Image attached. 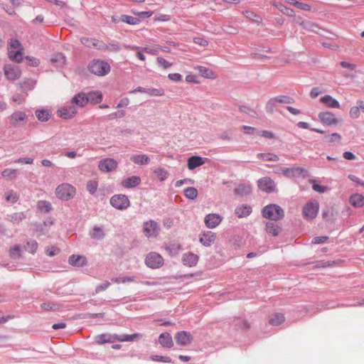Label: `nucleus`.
Masks as SVG:
<instances>
[{
    "label": "nucleus",
    "mask_w": 364,
    "mask_h": 364,
    "mask_svg": "<svg viewBox=\"0 0 364 364\" xmlns=\"http://www.w3.org/2000/svg\"><path fill=\"white\" fill-rule=\"evenodd\" d=\"M262 215L272 221L279 220L284 218V210L276 204H269L262 209Z\"/></svg>",
    "instance_id": "nucleus-1"
},
{
    "label": "nucleus",
    "mask_w": 364,
    "mask_h": 364,
    "mask_svg": "<svg viewBox=\"0 0 364 364\" xmlns=\"http://www.w3.org/2000/svg\"><path fill=\"white\" fill-rule=\"evenodd\" d=\"M89 70L90 73L98 75L103 76L110 71L109 65L102 60H94L89 65Z\"/></svg>",
    "instance_id": "nucleus-2"
},
{
    "label": "nucleus",
    "mask_w": 364,
    "mask_h": 364,
    "mask_svg": "<svg viewBox=\"0 0 364 364\" xmlns=\"http://www.w3.org/2000/svg\"><path fill=\"white\" fill-rule=\"evenodd\" d=\"M55 194L58 198L68 200L75 196V189L68 183H63L56 188Z\"/></svg>",
    "instance_id": "nucleus-3"
},
{
    "label": "nucleus",
    "mask_w": 364,
    "mask_h": 364,
    "mask_svg": "<svg viewBox=\"0 0 364 364\" xmlns=\"http://www.w3.org/2000/svg\"><path fill=\"white\" fill-rule=\"evenodd\" d=\"M110 204L116 209L124 210L130 205V202L127 196L117 194L110 198Z\"/></svg>",
    "instance_id": "nucleus-4"
},
{
    "label": "nucleus",
    "mask_w": 364,
    "mask_h": 364,
    "mask_svg": "<svg viewBox=\"0 0 364 364\" xmlns=\"http://www.w3.org/2000/svg\"><path fill=\"white\" fill-rule=\"evenodd\" d=\"M319 208L318 203L316 201H310L307 203L303 208L304 217L307 220L315 218L318 214Z\"/></svg>",
    "instance_id": "nucleus-5"
},
{
    "label": "nucleus",
    "mask_w": 364,
    "mask_h": 364,
    "mask_svg": "<svg viewBox=\"0 0 364 364\" xmlns=\"http://www.w3.org/2000/svg\"><path fill=\"white\" fill-rule=\"evenodd\" d=\"M145 263L149 267L156 269L163 265L164 259L156 252H150L146 255Z\"/></svg>",
    "instance_id": "nucleus-6"
},
{
    "label": "nucleus",
    "mask_w": 364,
    "mask_h": 364,
    "mask_svg": "<svg viewBox=\"0 0 364 364\" xmlns=\"http://www.w3.org/2000/svg\"><path fill=\"white\" fill-rule=\"evenodd\" d=\"M5 77L9 80H15L21 77V71L16 65L6 64L4 67Z\"/></svg>",
    "instance_id": "nucleus-7"
},
{
    "label": "nucleus",
    "mask_w": 364,
    "mask_h": 364,
    "mask_svg": "<svg viewBox=\"0 0 364 364\" xmlns=\"http://www.w3.org/2000/svg\"><path fill=\"white\" fill-rule=\"evenodd\" d=\"M143 229L145 235L149 237H156L160 230L158 223L154 220H149L144 223Z\"/></svg>",
    "instance_id": "nucleus-8"
},
{
    "label": "nucleus",
    "mask_w": 364,
    "mask_h": 364,
    "mask_svg": "<svg viewBox=\"0 0 364 364\" xmlns=\"http://www.w3.org/2000/svg\"><path fill=\"white\" fill-rule=\"evenodd\" d=\"M318 117L321 123L328 126L336 125L338 123L335 114L331 112H321Z\"/></svg>",
    "instance_id": "nucleus-9"
},
{
    "label": "nucleus",
    "mask_w": 364,
    "mask_h": 364,
    "mask_svg": "<svg viewBox=\"0 0 364 364\" xmlns=\"http://www.w3.org/2000/svg\"><path fill=\"white\" fill-rule=\"evenodd\" d=\"M98 167L100 171L103 172H111L117 167V162L111 158H106L100 161Z\"/></svg>",
    "instance_id": "nucleus-10"
},
{
    "label": "nucleus",
    "mask_w": 364,
    "mask_h": 364,
    "mask_svg": "<svg viewBox=\"0 0 364 364\" xmlns=\"http://www.w3.org/2000/svg\"><path fill=\"white\" fill-rule=\"evenodd\" d=\"M80 42L88 48L94 47L99 50H105L107 48V46L104 42L97 39L89 38L87 37L81 38Z\"/></svg>",
    "instance_id": "nucleus-11"
},
{
    "label": "nucleus",
    "mask_w": 364,
    "mask_h": 364,
    "mask_svg": "<svg viewBox=\"0 0 364 364\" xmlns=\"http://www.w3.org/2000/svg\"><path fill=\"white\" fill-rule=\"evenodd\" d=\"M257 183L259 189L267 193H272L275 189V183L274 181L269 177L260 178Z\"/></svg>",
    "instance_id": "nucleus-12"
},
{
    "label": "nucleus",
    "mask_w": 364,
    "mask_h": 364,
    "mask_svg": "<svg viewBox=\"0 0 364 364\" xmlns=\"http://www.w3.org/2000/svg\"><path fill=\"white\" fill-rule=\"evenodd\" d=\"M117 339H119V336L117 334L102 333L95 336V342L98 345H102L107 343H113L117 341Z\"/></svg>",
    "instance_id": "nucleus-13"
},
{
    "label": "nucleus",
    "mask_w": 364,
    "mask_h": 364,
    "mask_svg": "<svg viewBox=\"0 0 364 364\" xmlns=\"http://www.w3.org/2000/svg\"><path fill=\"white\" fill-rule=\"evenodd\" d=\"M175 339L178 345L185 346L192 342L193 336L189 332L183 331L176 334Z\"/></svg>",
    "instance_id": "nucleus-14"
},
{
    "label": "nucleus",
    "mask_w": 364,
    "mask_h": 364,
    "mask_svg": "<svg viewBox=\"0 0 364 364\" xmlns=\"http://www.w3.org/2000/svg\"><path fill=\"white\" fill-rule=\"evenodd\" d=\"M222 221V217L218 214L210 213L205 217L204 222L208 228H214Z\"/></svg>",
    "instance_id": "nucleus-15"
},
{
    "label": "nucleus",
    "mask_w": 364,
    "mask_h": 364,
    "mask_svg": "<svg viewBox=\"0 0 364 364\" xmlns=\"http://www.w3.org/2000/svg\"><path fill=\"white\" fill-rule=\"evenodd\" d=\"M198 256L193 252H187L183 255L182 262L188 267H194L198 261Z\"/></svg>",
    "instance_id": "nucleus-16"
},
{
    "label": "nucleus",
    "mask_w": 364,
    "mask_h": 364,
    "mask_svg": "<svg viewBox=\"0 0 364 364\" xmlns=\"http://www.w3.org/2000/svg\"><path fill=\"white\" fill-rule=\"evenodd\" d=\"M215 234L211 231L204 232L200 236V242L205 247H210L215 240Z\"/></svg>",
    "instance_id": "nucleus-17"
},
{
    "label": "nucleus",
    "mask_w": 364,
    "mask_h": 364,
    "mask_svg": "<svg viewBox=\"0 0 364 364\" xmlns=\"http://www.w3.org/2000/svg\"><path fill=\"white\" fill-rule=\"evenodd\" d=\"M283 174L287 177L290 176H299L306 173V170L300 167H292V168H282Z\"/></svg>",
    "instance_id": "nucleus-18"
},
{
    "label": "nucleus",
    "mask_w": 364,
    "mask_h": 364,
    "mask_svg": "<svg viewBox=\"0 0 364 364\" xmlns=\"http://www.w3.org/2000/svg\"><path fill=\"white\" fill-rule=\"evenodd\" d=\"M206 160L207 159H203L198 156H192L188 159V168L190 170H193L196 168L204 164Z\"/></svg>",
    "instance_id": "nucleus-19"
},
{
    "label": "nucleus",
    "mask_w": 364,
    "mask_h": 364,
    "mask_svg": "<svg viewBox=\"0 0 364 364\" xmlns=\"http://www.w3.org/2000/svg\"><path fill=\"white\" fill-rule=\"evenodd\" d=\"M59 116L63 119L73 117L77 113V109L74 105H69L58 110Z\"/></svg>",
    "instance_id": "nucleus-20"
},
{
    "label": "nucleus",
    "mask_w": 364,
    "mask_h": 364,
    "mask_svg": "<svg viewBox=\"0 0 364 364\" xmlns=\"http://www.w3.org/2000/svg\"><path fill=\"white\" fill-rule=\"evenodd\" d=\"M159 343L164 348H170L173 346L172 336L169 333L164 332L160 334Z\"/></svg>",
    "instance_id": "nucleus-21"
},
{
    "label": "nucleus",
    "mask_w": 364,
    "mask_h": 364,
    "mask_svg": "<svg viewBox=\"0 0 364 364\" xmlns=\"http://www.w3.org/2000/svg\"><path fill=\"white\" fill-rule=\"evenodd\" d=\"M141 183V178L139 176H134L124 179L122 181V185L126 188H135Z\"/></svg>",
    "instance_id": "nucleus-22"
},
{
    "label": "nucleus",
    "mask_w": 364,
    "mask_h": 364,
    "mask_svg": "<svg viewBox=\"0 0 364 364\" xmlns=\"http://www.w3.org/2000/svg\"><path fill=\"white\" fill-rule=\"evenodd\" d=\"M86 100L92 104H98L102 100V94L100 91H92L86 94Z\"/></svg>",
    "instance_id": "nucleus-23"
},
{
    "label": "nucleus",
    "mask_w": 364,
    "mask_h": 364,
    "mask_svg": "<svg viewBox=\"0 0 364 364\" xmlns=\"http://www.w3.org/2000/svg\"><path fill=\"white\" fill-rule=\"evenodd\" d=\"M68 262L73 266L83 267L87 264V260L83 256L73 255L70 256Z\"/></svg>",
    "instance_id": "nucleus-24"
},
{
    "label": "nucleus",
    "mask_w": 364,
    "mask_h": 364,
    "mask_svg": "<svg viewBox=\"0 0 364 364\" xmlns=\"http://www.w3.org/2000/svg\"><path fill=\"white\" fill-rule=\"evenodd\" d=\"M281 227H279L274 222L270 221L267 223L266 224L267 232L273 236L279 235V232H281Z\"/></svg>",
    "instance_id": "nucleus-25"
},
{
    "label": "nucleus",
    "mask_w": 364,
    "mask_h": 364,
    "mask_svg": "<svg viewBox=\"0 0 364 364\" xmlns=\"http://www.w3.org/2000/svg\"><path fill=\"white\" fill-rule=\"evenodd\" d=\"M86 94L85 92H79L77 95H75L71 100L73 104L78 105L79 107H84L87 103L86 100Z\"/></svg>",
    "instance_id": "nucleus-26"
},
{
    "label": "nucleus",
    "mask_w": 364,
    "mask_h": 364,
    "mask_svg": "<svg viewBox=\"0 0 364 364\" xmlns=\"http://www.w3.org/2000/svg\"><path fill=\"white\" fill-rule=\"evenodd\" d=\"M130 160L133 163L139 165L148 164L150 161L149 157L145 154L132 155Z\"/></svg>",
    "instance_id": "nucleus-27"
},
{
    "label": "nucleus",
    "mask_w": 364,
    "mask_h": 364,
    "mask_svg": "<svg viewBox=\"0 0 364 364\" xmlns=\"http://www.w3.org/2000/svg\"><path fill=\"white\" fill-rule=\"evenodd\" d=\"M321 102L326 104L328 107L331 108H338L340 104L338 100L334 99L331 95H325L321 98Z\"/></svg>",
    "instance_id": "nucleus-28"
},
{
    "label": "nucleus",
    "mask_w": 364,
    "mask_h": 364,
    "mask_svg": "<svg viewBox=\"0 0 364 364\" xmlns=\"http://www.w3.org/2000/svg\"><path fill=\"white\" fill-rule=\"evenodd\" d=\"M350 203L355 208H360L364 205V197L358 193L354 194L350 196Z\"/></svg>",
    "instance_id": "nucleus-29"
},
{
    "label": "nucleus",
    "mask_w": 364,
    "mask_h": 364,
    "mask_svg": "<svg viewBox=\"0 0 364 364\" xmlns=\"http://www.w3.org/2000/svg\"><path fill=\"white\" fill-rule=\"evenodd\" d=\"M90 236L94 240H100L105 237V234L102 228L95 226L92 230L90 232Z\"/></svg>",
    "instance_id": "nucleus-30"
},
{
    "label": "nucleus",
    "mask_w": 364,
    "mask_h": 364,
    "mask_svg": "<svg viewBox=\"0 0 364 364\" xmlns=\"http://www.w3.org/2000/svg\"><path fill=\"white\" fill-rule=\"evenodd\" d=\"M252 212V208L249 205H242L240 207H237L235 209V215H237L239 218H243L249 215Z\"/></svg>",
    "instance_id": "nucleus-31"
},
{
    "label": "nucleus",
    "mask_w": 364,
    "mask_h": 364,
    "mask_svg": "<svg viewBox=\"0 0 364 364\" xmlns=\"http://www.w3.org/2000/svg\"><path fill=\"white\" fill-rule=\"evenodd\" d=\"M166 250L170 255H176L181 251V247L180 244L176 242H171L166 245Z\"/></svg>",
    "instance_id": "nucleus-32"
},
{
    "label": "nucleus",
    "mask_w": 364,
    "mask_h": 364,
    "mask_svg": "<svg viewBox=\"0 0 364 364\" xmlns=\"http://www.w3.org/2000/svg\"><path fill=\"white\" fill-rule=\"evenodd\" d=\"M9 220L15 224H18L20 222H21L23 219L26 218V215L24 213H15L10 215H8Z\"/></svg>",
    "instance_id": "nucleus-33"
},
{
    "label": "nucleus",
    "mask_w": 364,
    "mask_h": 364,
    "mask_svg": "<svg viewBox=\"0 0 364 364\" xmlns=\"http://www.w3.org/2000/svg\"><path fill=\"white\" fill-rule=\"evenodd\" d=\"M35 113L36 117L41 122H47L50 117L49 112L44 109H38Z\"/></svg>",
    "instance_id": "nucleus-34"
},
{
    "label": "nucleus",
    "mask_w": 364,
    "mask_h": 364,
    "mask_svg": "<svg viewBox=\"0 0 364 364\" xmlns=\"http://www.w3.org/2000/svg\"><path fill=\"white\" fill-rule=\"evenodd\" d=\"M140 19L128 15H121V22L129 25H137L140 23Z\"/></svg>",
    "instance_id": "nucleus-35"
},
{
    "label": "nucleus",
    "mask_w": 364,
    "mask_h": 364,
    "mask_svg": "<svg viewBox=\"0 0 364 364\" xmlns=\"http://www.w3.org/2000/svg\"><path fill=\"white\" fill-rule=\"evenodd\" d=\"M257 158L269 161H277L279 160L278 156L272 153H259L257 154Z\"/></svg>",
    "instance_id": "nucleus-36"
},
{
    "label": "nucleus",
    "mask_w": 364,
    "mask_h": 364,
    "mask_svg": "<svg viewBox=\"0 0 364 364\" xmlns=\"http://www.w3.org/2000/svg\"><path fill=\"white\" fill-rule=\"evenodd\" d=\"M284 321V316L282 314H274L269 319V323L273 326H278Z\"/></svg>",
    "instance_id": "nucleus-37"
},
{
    "label": "nucleus",
    "mask_w": 364,
    "mask_h": 364,
    "mask_svg": "<svg viewBox=\"0 0 364 364\" xmlns=\"http://www.w3.org/2000/svg\"><path fill=\"white\" fill-rule=\"evenodd\" d=\"M23 50H17L16 52H14L13 50L9 49V58L16 63H21L22 61V53Z\"/></svg>",
    "instance_id": "nucleus-38"
},
{
    "label": "nucleus",
    "mask_w": 364,
    "mask_h": 364,
    "mask_svg": "<svg viewBox=\"0 0 364 364\" xmlns=\"http://www.w3.org/2000/svg\"><path fill=\"white\" fill-rule=\"evenodd\" d=\"M251 192V188L250 186L241 184L239 185L235 189V193L239 196H247Z\"/></svg>",
    "instance_id": "nucleus-39"
},
{
    "label": "nucleus",
    "mask_w": 364,
    "mask_h": 364,
    "mask_svg": "<svg viewBox=\"0 0 364 364\" xmlns=\"http://www.w3.org/2000/svg\"><path fill=\"white\" fill-rule=\"evenodd\" d=\"M26 118V114L23 112H16L11 116V121L14 124L16 123L23 121Z\"/></svg>",
    "instance_id": "nucleus-40"
},
{
    "label": "nucleus",
    "mask_w": 364,
    "mask_h": 364,
    "mask_svg": "<svg viewBox=\"0 0 364 364\" xmlns=\"http://www.w3.org/2000/svg\"><path fill=\"white\" fill-rule=\"evenodd\" d=\"M341 139V136L338 133H333L331 135H326L323 141V142L335 143L339 142Z\"/></svg>",
    "instance_id": "nucleus-41"
},
{
    "label": "nucleus",
    "mask_w": 364,
    "mask_h": 364,
    "mask_svg": "<svg viewBox=\"0 0 364 364\" xmlns=\"http://www.w3.org/2000/svg\"><path fill=\"white\" fill-rule=\"evenodd\" d=\"M51 62L53 63H57L58 65H63L65 63V57L61 53H56L51 58Z\"/></svg>",
    "instance_id": "nucleus-42"
},
{
    "label": "nucleus",
    "mask_w": 364,
    "mask_h": 364,
    "mask_svg": "<svg viewBox=\"0 0 364 364\" xmlns=\"http://www.w3.org/2000/svg\"><path fill=\"white\" fill-rule=\"evenodd\" d=\"M38 208L43 213H48L51 210V205L46 200H39L38 202Z\"/></svg>",
    "instance_id": "nucleus-43"
},
{
    "label": "nucleus",
    "mask_w": 364,
    "mask_h": 364,
    "mask_svg": "<svg viewBox=\"0 0 364 364\" xmlns=\"http://www.w3.org/2000/svg\"><path fill=\"white\" fill-rule=\"evenodd\" d=\"M184 194L188 199L193 200L198 196V191L193 187H188L184 190Z\"/></svg>",
    "instance_id": "nucleus-44"
},
{
    "label": "nucleus",
    "mask_w": 364,
    "mask_h": 364,
    "mask_svg": "<svg viewBox=\"0 0 364 364\" xmlns=\"http://www.w3.org/2000/svg\"><path fill=\"white\" fill-rule=\"evenodd\" d=\"M141 337V335L139 333H134L132 335H124V336H119V339L117 341L120 342H127V341H134L135 339Z\"/></svg>",
    "instance_id": "nucleus-45"
},
{
    "label": "nucleus",
    "mask_w": 364,
    "mask_h": 364,
    "mask_svg": "<svg viewBox=\"0 0 364 364\" xmlns=\"http://www.w3.org/2000/svg\"><path fill=\"white\" fill-rule=\"evenodd\" d=\"M21 87L23 90H31L34 88V86L36 85V82L32 79H26L21 84Z\"/></svg>",
    "instance_id": "nucleus-46"
},
{
    "label": "nucleus",
    "mask_w": 364,
    "mask_h": 364,
    "mask_svg": "<svg viewBox=\"0 0 364 364\" xmlns=\"http://www.w3.org/2000/svg\"><path fill=\"white\" fill-rule=\"evenodd\" d=\"M154 173L156 176L161 181L166 180L168 176V171L163 168H156L154 171Z\"/></svg>",
    "instance_id": "nucleus-47"
},
{
    "label": "nucleus",
    "mask_w": 364,
    "mask_h": 364,
    "mask_svg": "<svg viewBox=\"0 0 364 364\" xmlns=\"http://www.w3.org/2000/svg\"><path fill=\"white\" fill-rule=\"evenodd\" d=\"M288 3L304 11H310L311 9L309 5L299 2L296 0H288Z\"/></svg>",
    "instance_id": "nucleus-48"
},
{
    "label": "nucleus",
    "mask_w": 364,
    "mask_h": 364,
    "mask_svg": "<svg viewBox=\"0 0 364 364\" xmlns=\"http://www.w3.org/2000/svg\"><path fill=\"white\" fill-rule=\"evenodd\" d=\"M37 247H38V243L35 240H30L28 241L26 245L24 246V249L32 253V254H34L36 252V250H37Z\"/></svg>",
    "instance_id": "nucleus-49"
},
{
    "label": "nucleus",
    "mask_w": 364,
    "mask_h": 364,
    "mask_svg": "<svg viewBox=\"0 0 364 364\" xmlns=\"http://www.w3.org/2000/svg\"><path fill=\"white\" fill-rule=\"evenodd\" d=\"M1 175L4 178L13 179L16 177L17 171L16 169L6 168L2 171Z\"/></svg>",
    "instance_id": "nucleus-50"
},
{
    "label": "nucleus",
    "mask_w": 364,
    "mask_h": 364,
    "mask_svg": "<svg viewBox=\"0 0 364 364\" xmlns=\"http://www.w3.org/2000/svg\"><path fill=\"white\" fill-rule=\"evenodd\" d=\"M275 100L277 102L282 104H291L294 102V100L292 97L287 95H279L275 97Z\"/></svg>",
    "instance_id": "nucleus-51"
},
{
    "label": "nucleus",
    "mask_w": 364,
    "mask_h": 364,
    "mask_svg": "<svg viewBox=\"0 0 364 364\" xmlns=\"http://www.w3.org/2000/svg\"><path fill=\"white\" fill-rule=\"evenodd\" d=\"M239 108L240 112L245 113L250 117L255 118L257 117V114L255 109L245 105H241Z\"/></svg>",
    "instance_id": "nucleus-52"
},
{
    "label": "nucleus",
    "mask_w": 364,
    "mask_h": 364,
    "mask_svg": "<svg viewBox=\"0 0 364 364\" xmlns=\"http://www.w3.org/2000/svg\"><path fill=\"white\" fill-rule=\"evenodd\" d=\"M198 70L201 76L207 77V78L212 77V75L213 74L211 70H210L204 66H198Z\"/></svg>",
    "instance_id": "nucleus-53"
},
{
    "label": "nucleus",
    "mask_w": 364,
    "mask_h": 364,
    "mask_svg": "<svg viewBox=\"0 0 364 364\" xmlns=\"http://www.w3.org/2000/svg\"><path fill=\"white\" fill-rule=\"evenodd\" d=\"M18 196L16 192L11 190L6 193V200L11 203H14L18 200Z\"/></svg>",
    "instance_id": "nucleus-54"
},
{
    "label": "nucleus",
    "mask_w": 364,
    "mask_h": 364,
    "mask_svg": "<svg viewBox=\"0 0 364 364\" xmlns=\"http://www.w3.org/2000/svg\"><path fill=\"white\" fill-rule=\"evenodd\" d=\"M41 306L44 311H55L58 309V305L53 302H45Z\"/></svg>",
    "instance_id": "nucleus-55"
},
{
    "label": "nucleus",
    "mask_w": 364,
    "mask_h": 364,
    "mask_svg": "<svg viewBox=\"0 0 364 364\" xmlns=\"http://www.w3.org/2000/svg\"><path fill=\"white\" fill-rule=\"evenodd\" d=\"M21 250L18 245L14 246L10 250V256L11 258L16 259L21 257Z\"/></svg>",
    "instance_id": "nucleus-56"
},
{
    "label": "nucleus",
    "mask_w": 364,
    "mask_h": 364,
    "mask_svg": "<svg viewBox=\"0 0 364 364\" xmlns=\"http://www.w3.org/2000/svg\"><path fill=\"white\" fill-rule=\"evenodd\" d=\"M360 111L357 105L353 106L350 108L349 112V116L352 119H358L360 117Z\"/></svg>",
    "instance_id": "nucleus-57"
},
{
    "label": "nucleus",
    "mask_w": 364,
    "mask_h": 364,
    "mask_svg": "<svg viewBox=\"0 0 364 364\" xmlns=\"http://www.w3.org/2000/svg\"><path fill=\"white\" fill-rule=\"evenodd\" d=\"M236 326L242 331H247L250 328V323L245 320H239Z\"/></svg>",
    "instance_id": "nucleus-58"
},
{
    "label": "nucleus",
    "mask_w": 364,
    "mask_h": 364,
    "mask_svg": "<svg viewBox=\"0 0 364 364\" xmlns=\"http://www.w3.org/2000/svg\"><path fill=\"white\" fill-rule=\"evenodd\" d=\"M277 103L275 97L271 98L267 103L266 109L268 112L272 113L274 112L276 104Z\"/></svg>",
    "instance_id": "nucleus-59"
},
{
    "label": "nucleus",
    "mask_w": 364,
    "mask_h": 364,
    "mask_svg": "<svg viewBox=\"0 0 364 364\" xmlns=\"http://www.w3.org/2000/svg\"><path fill=\"white\" fill-rule=\"evenodd\" d=\"M97 189V183L95 181H90L87 183V190L91 193L94 194Z\"/></svg>",
    "instance_id": "nucleus-60"
},
{
    "label": "nucleus",
    "mask_w": 364,
    "mask_h": 364,
    "mask_svg": "<svg viewBox=\"0 0 364 364\" xmlns=\"http://www.w3.org/2000/svg\"><path fill=\"white\" fill-rule=\"evenodd\" d=\"M9 44H10V47H11V48H9L10 50H11V48L12 49H18V50H23L21 43L17 39H11Z\"/></svg>",
    "instance_id": "nucleus-61"
},
{
    "label": "nucleus",
    "mask_w": 364,
    "mask_h": 364,
    "mask_svg": "<svg viewBox=\"0 0 364 364\" xmlns=\"http://www.w3.org/2000/svg\"><path fill=\"white\" fill-rule=\"evenodd\" d=\"M134 280V277H117L112 279V281L115 283H125L127 282H133Z\"/></svg>",
    "instance_id": "nucleus-62"
},
{
    "label": "nucleus",
    "mask_w": 364,
    "mask_h": 364,
    "mask_svg": "<svg viewBox=\"0 0 364 364\" xmlns=\"http://www.w3.org/2000/svg\"><path fill=\"white\" fill-rule=\"evenodd\" d=\"M157 63L159 65L162 66L164 68L167 69L172 65V63H170L165 60L161 57H158L156 58Z\"/></svg>",
    "instance_id": "nucleus-63"
},
{
    "label": "nucleus",
    "mask_w": 364,
    "mask_h": 364,
    "mask_svg": "<svg viewBox=\"0 0 364 364\" xmlns=\"http://www.w3.org/2000/svg\"><path fill=\"white\" fill-rule=\"evenodd\" d=\"M25 59L27 61V64L32 67H37L40 63L39 60L35 58L26 56Z\"/></svg>",
    "instance_id": "nucleus-64"
}]
</instances>
